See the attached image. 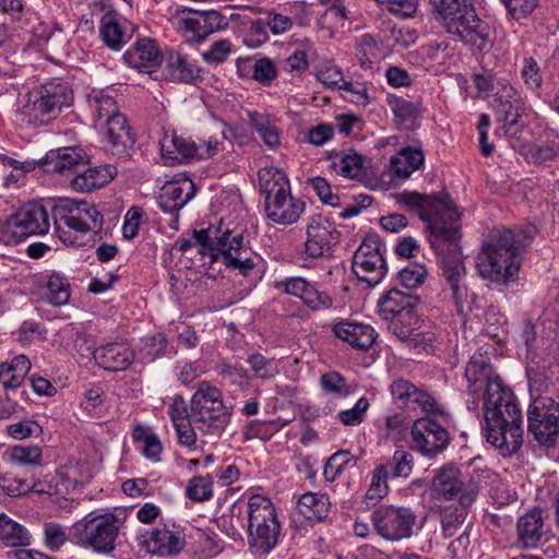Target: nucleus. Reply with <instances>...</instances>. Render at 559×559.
Returning <instances> with one entry per match:
<instances>
[{
  "label": "nucleus",
  "mask_w": 559,
  "mask_h": 559,
  "mask_svg": "<svg viewBox=\"0 0 559 559\" xmlns=\"http://www.w3.org/2000/svg\"><path fill=\"white\" fill-rule=\"evenodd\" d=\"M467 409L484 416L486 440L504 456L512 455L523 442V416L512 390L503 385L492 370L489 358L474 354L465 369Z\"/></svg>",
  "instance_id": "obj_1"
},
{
  "label": "nucleus",
  "mask_w": 559,
  "mask_h": 559,
  "mask_svg": "<svg viewBox=\"0 0 559 559\" xmlns=\"http://www.w3.org/2000/svg\"><path fill=\"white\" fill-rule=\"evenodd\" d=\"M428 490L439 510L443 535L452 537L466 520L477 489L463 485L457 467L445 465L436 472Z\"/></svg>",
  "instance_id": "obj_2"
},
{
  "label": "nucleus",
  "mask_w": 559,
  "mask_h": 559,
  "mask_svg": "<svg viewBox=\"0 0 559 559\" xmlns=\"http://www.w3.org/2000/svg\"><path fill=\"white\" fill-rule=\"evenodd\" d=\"M193 239L213 260L221 261L227 267L247 275L257 266L259 255L245 243L241 233L235 234L223 219L217 225L193 230Z\"/></svg>",
  "instance_id": "obj_3"
},
{
  "label": "nucleus",
  "mask_w": 559,
  "mask_h": 559,
  "mask_svg": "<svg viewBox=\"0 0 559 559\" xmlns=\"http://www.w3.org/2000/svg\"><path fill=\"white\" fill-rule=\"evenodd\" d=\"M519 250L514 231H498L483 243L477 254L476 269L479 276L497 285L514 281L521 266Z\"/></svg>",
  "instance_id": "obj_4"
},
{
  "label": "nucleus",
  "mask_w": 559,
  "mask_h": 559,
  "mask_svg": "<svg viewBox=\"0 0 559 559\" xmlns=\"http://www.w3.org/2000/svg\"><path fill=\"white\" fill-rule=\"evenodd\" d=\"M437 20L444 29L475 50L490 44L491 29L476 14L471 0H430Z\"/></svg>",
  "instance_id": "obj_5"
},
{
  "label": "nucleus",
  "mask_w": 559,
  "mask_h": 559,
  "mask_svg": "<svg viewBox=\"0 0 559 559\" xmlns=\"http://www.w3.org/2000/svg\"><path fill=\"white\" fill-rule=\"evenodd\" d=\"M395 200L428 224L432 248H440L443 239L455 234L461 214L450 199L403 191L395 194Z\"/></svg>",
  "instance_id": "obj_6"
},
{
  "label": "nucleus",
  "mask_w": 559,
  "mask_h": 559,
  "mask_svg": "<svg viewBox=\"0 0 559 559\" xmlns=\"http://www.w3.org/2000/svg\"><path fill=\"white\" fill-rule=\"evenodd\" d=\"M474 84L501 114V126L497 129V134L515 138L525 124L522 119L525 105L520 92L506 78L491 73L475 74Z\"/></svg>",
  "instance_id": "obj_7"
},
{
  "label": "nucleus",
  "mask_w": 559,
  "mask_h": 559,
  "mask_svg": "<svg viewBox=\"0 0 559 559\" xmlns=\"http://www.w3.org/2000/svg\"><path fill=\"white\" fill-rule=\"evenodd\" d=\"M55 233L66 245L82 246V238L102 228L103 215L86 201L59 200L51 210Z\"/></svg>",
  "instance_id": "obj_8"
},
{
  "label": "nucleus",
  "mask_w": 559,
  "mask_h": 559,
  "mask_svg": "<svg viewBox=\"0 0 559 559\" xmlns=\"http://www.w3.org/2000/svg\"><path fill=\"white\" fill-rule=\"evenodd\" d=\"M233 408L226 406L223 393L206 381L199 383L190 400V416L202 437L219 438L230 423Z\"/></svg>",
  "instance_id": "obj_9"
},
{
  "label": "nucleus",
  "mask_w": 559,
  "mask_h": 559,
  "mask_svg": "<svg viewBox=\"0 0 559 559\" xmlns=\"http://www.w3.org/2000/svg\"><path fill=\"white\" fill-rule=\"evenodd\" d=\"M259 183L265 194V213L273 223L290 225L298 221L305 203L293 198L285 174L278 169L264 168L259 173Z\"/></svg>",
  "instance_id": "obj_10"
},
{
  "label": "nucleus",
  "mask_w": 559,
  "mask_h": 559,
  "mask_svg": "<svg viewBox=\"0 0 559 559\" xmlns=\"http://www.w3.org/2000/svg\"><path fill=\"white\" fill-rule=\"evenodd\" d=\"M121 526V520L112 513L88 514L72 525L70 539L82 548L111 555L116 550Z\"/></svg>",
  "instance_id": "obj_11"
},
{
  "label": "nucleus",
  "mask_w": 559,
  "mask_h": 559,
  "mask_svg": "<svg viewBox=\"0 0 559 559\" xmlns=\"http://www.w3.org/2000/svg\"><path fill=\"white\" fill-rule=\"evenodd\" d=\"M72 100V91L66 83L49 82L27 94L26 103L19 109L23 122L38 127L56 119L63 106Z\"/></svg>",
  "instance_id": "obj_12"
},
{
  "label": "nucleus",
  "mask_w": 559,
  "mask_h": 559,
  "mask_svg": "<svg viewBox=\"0 0 559 559\" xmlns=\"http://www.w3.org/2000/svg\"><path fill=\"white\" fill-rule=\"evenodd\" d=\"M248 543L257 552L269 554L277 544L280 522L272 501L261 495L248 500Z\"/></svg>",
  "instance_id": "obj_13"
},
{
  "label": "nucleus",
  "mask_w": 559,
  "mask_h": 559,
  "mask_svg": "<svg viewBox=\"0 0 559 559\" xmlns=\"http://www.w3.org/2000/svg\"><path fill=\"white\" fill-rule=\"evenodd\" d=\"M47 210L37 202L23 205L0 225V240L19 243L27 237L45 235L49 230Z\"/></svg>",
  "instance_id": "obj_14"
},
{
  "label": "nucleus",
  "mask_w": 559,
  "mask_h": 559,
  "mask_svg": "<svg viewBox=\"0 0 559 559\" xmlns=\"http://www.w3.org/2000/svg\"><path fill=\"white\" fill-rule=\"evenodd\" d=\"M176 29L189 41L201 43L211 34L225 29L229 20L216 10H192L182 8L173 16Z\"/></svg>",
  "instance_id": "obj_15"
},
{
  "label": "nucleus",
  "mask_w": 559,
  "mask_h": 559,
  "mask_svg": "<svg viewBox=\"0 0 559 559\" xmlns=\"http://www.w3.org/2000/svg\"><path fill=\"white\" fill-rule=\"evenodd\" d=\"M528 431L543 445L555 443L559 435V403L550 397L535 399L527 409Z\"/></svg>",
  "instance_id": "obj_16"
},
{
  "label": "nucleus",
  "mask_w": 559,
  "mask_h": 559,
  "mask_svg": "<svg viewBox=\"0 0 559 559\" xmlns=\"http://www.w3.org/2000/svg\"><path fill=\"white\" fill-rule=\"evenodd\" d=\"M352 271L360 283L367 287L378 285L386 272L380 251V241L376 236L366 237L352 258Z\"/></svg>",
  "instance_id": "obj_17"
},
{
  "label": "nucleus",
  "mask_w": 559,
  "mask_h": 559,
  "mask_svg": "<svg viewBox=\"0 0 559 559\" xmlns=\"http://www.w3.org/2000/svg\"><path fill=\"white\" fill-rule=\"evenodd\" d=\"M372 519L378 534L391 542L409 538L416 523V515L405 507H380L373 512Z\"/></svg>",
  "instance_id": "obj_18"
},
{
  "label": "nucleus",
  "mask_w": 559,
  "mask_h": 559,
  "mask_svg": "<svg viewBox=\"0 0 559 559\" xmlns=\"http://www.w3.org/2000/svg\"><path fill=\"white\" fill-rule=\"evenodd\" d=\"M411 436L413 447L425 455L436 454L444 450L449 443L448 431L430 418L415 420Z\"/></svg>",
  "instance_id": "obj_19"
},
{
  "label": "nucleus",
  "mask_w": 559,
  "mask_h": 559,
  "mask_svg": "<svg viewBox=\"0 0 559 559\" xmlns=\"http://www.w3.org/2000/svg\"><path fill=\"white\" fill-rule=\"evenodd\" d=\"M460 227L456 225L455 234L452 237L443 239L440 248H433L436 253L440 257L442 276L444 277L449 287L464 283L467 281V272L464 265L457 239L460 237Z\"/></svg>",
  "instance_id": "obj_20"
},
{
  "label": "nucleus",
  "mask_w": 559,
  "mask_h": 559,
  "mask_svg": "<svg viewBox=\"0 0 559 559\" xmlns=\"http://www.w3.org/2000/svg\"><path fill=\"white\" fill-rule=\"evenodd\" d=\"M340 231L325 217L311 216L307 226L306 253L312 258L324 255L340 240Z\"/></svg>",
  "instance_id": "obj_21"
},
{
  "label": "nucleus",
  "mask_w": 559,
  "mask_h": 559,
  "mask_svg": "<svg viewBox=\"0 0 559 559\" xmlns=\"http://www.w3.org/2000/svg\"><path fill=\"white\" fill-rule=\"evenodd\" d=\"M139 539L142 549L159 556L178 555L186 545L183 534L170 531L166 525L141 533Z\"/></svg>",
  "instance_id": "obj_22"
},
{
  "label": "nucleus",
  "mask_w": 559,
  "mask_h": 559,
  "mask_svg": "<svg viewBox=\"0 0 559 559\" xmlns=\"http://www.w3.org/2000/svg\"><path fill=\"white\" fill-rule=\"evenodd\" d=\"M86 155L82 148L78 146L59 147L49 151L40 164L46 173L52 174H72L79 173L80 168L85 165Z\"/></svg>",
  "instance_id": "obj_23"
},
{
  "label": "nucleus",
  "mask_w": 559,
  "mask_h": 559,
  "mask_svg": "<svg viewBox=\"0 0 559 559\" xmlns=\"http://www.w3.org/2000/svg\"><path fill=\"white\" fill-rule=\"evenodd\" d=\"M195 187L192 180L166 182L158 192L157 203L165 213H178L193 197ZM178 214L175 216L177 222Z\"/></svg>",
  "instance_id": "obj_24"
},
{
  "label": "nucleus",
  "mask_w": 559,
  "mask_h": 559,
  "mask_svg": "<svg viewBox=\"0 0 559 559\" xmlns=\"http://www.w3.org/2000/svg\"><path fill=\"white\" fill-rule=\"evenodd\" d=\"M107 141L112 154H124L135 143L128 120L121 114L96 128Z\"/></svg>",
  "instance_id": "obj_25"
},
{
  "label": "nucleus",
  "mask_w": 559,
  "mask_h": 559,
  "mask_svg": "<svg viewBox=\"0 0 559 559\" xmlns=\"http://www.w3.org/2000/svg\"><path fill=\"white\" fill-rule=\"evenodd\" d=\"M391 394L395 400L419 405L425 413L440 414L441 416L447 414L432 395L418 390L407 380L400 379L394 381L391 385Z\"/></svg>",
  "instance_id": "obj_26"
},
{
  "label": "nucleus",
  "mask_w": 559,
  "mask_h": 559,
  "mask_svg": "<svg viewBox=\"0 0 559 559\" xmlns=\"http://www.w3.org/2000/svg\"><path fill=\"white\" fill-rule=\"evenodd\" d=\"M124 62L139 71L152 74L153 69L160 64V51L154 39L141 38L122 56Z\"/></svg>",
  "instance_id": "obj_27"
},
{
  "label": "nucleus",
  "mask_w": 559,
  "mask_h": 559,
  "mask_svg": "<svg viewBox=\"0 0 559 559\" xmlns=\"http://www.w3.org/2000/svg\"><path fill=\"white\" fill-rule=\"evenodd\" d=\"M159 67L163 79L168 81L191 83L199 78L198 66L187 56L177 51L167 52Z\"/></svg>",
  "instance_id": "obj_28"
},
{
  "label": "nucleus",
  "mask_w": 559,
  "mask_h": 559,
  "mask_svg": "<svg viewBox=\"0 0 559 559\" xmlns=\"http://www.w3.org/2000/svg\"><path fill=\"white\" fill-rule=\"evenodd\" d=\"M159 145L162 157L168 165L188 162L195 157L198 151L197 143L178 135L175 131L165 132Z\"/></svg>",
  "instance_id": "obj_29"
},
{
  "label": "nucleus",
  "mask_w": 559,
  "mask_h": 559,
  "mask_svg": "<svg viewBox=\"0 0 559 559\" xmlns=\"http://www.w3.org/2000/svg\"><path fill=\"white\" fill-rule=\"evenodd\" d=\"M94 358L99 367L117 372L126 370L132 364L134 354L124 344L109 343L96 348Z\"/></svg>",
  "instance_id": "obj_30"
},
{
  "label": "nucleus",
  "mask_w": 559,
  "mask_h": 559,
  "mask_svg": "<svg viewBox=\"0 0 559 559\" xmlns=\"http://www.w3.org/2000/svg\"><path fill=\"white\" fill-rule=\"evenodd\" d=\"M117 175V168L111 165L88 167L79 173L71 180V188L79 192H90L109 183Z\"/></svg>",
  "instance_id": "obj_31"
},
{
  "label": "nucleus",
  "mask_w": 559,
  "mask_h": 559,
  "mask_svg": "<svg viewBox=\"0 0 559 559\" xmlns=\"http://www.w3.org/2000/svg\"><path fill=\"white\" fill-rule=\"evenodd\" d=\"M134 26L127 20L120 21L116 16L106 14L102 19L100 36L105 45L118 50L131 39Z\"/></svg>",
  "instance_id": "obj_32"
},
{
  "label": "nucleus",
  "mask_w": 559,
  "mask_h": 559,
  "mask_svg": "<svg viewBox=\"0 0 559 559\" xmlns=\"http://www.w3.org/2000/svg\"><path fill=\"white\" fill-rule=\"evenodd\" d=\"M378 312L384 320H394L399 316H409L413 312L409 295L392 288L377 304Z\"/></svg>",
  "instance_id": "obj_33"
},
{
  "label": "nucleus",
  "mask_w": 559,
  "mask_h": 559,
  "mask_svg": "<svg viewBox=\"0 0 559 559\" xmlns=\"http://www.w3.org/2000/svg\"><path fill=\"white\" fill-rule=\"evenodd\" d=\"M449 44L445 40L435 41L421 46L408 53V62L426 70L432 69L436 64H444L449 58Z\"/></svg>",
  "instance_id": "obj_34"
},
{
  "label": "nucleus",
  "mask_w": 559,
  "mask_h": 559,
  "mask_svg": "<svg viewBox=\"0 0 559 559\" xmlns=\"http://www.w3.org/2000/svg\"><path fill=\"white\" fill-rule=\"evenodd\" d=\"M424 160L420 148L404 147L391 157L390 167L396 177L406 179L424 165Z\"/></svg>",
  "instance_id": "obj_35"
},
{
  "label": "nucleus",
  "mask_w": 559,
  "mask_h": 559,
  "mask_svg": "<svg viewBox=\"0 0 559 559\" xmlns=\"http://www.w3.org/2000/svg\"><path fill=\"white\" fill-rule=\"evenodd\" d=\"M31 366L25 355L15 356L10 362H1L0 383L4 389H17L29 372Z\"/></svg>",
  "instance_id": "obj_36"
},
{
  "label": "nucleus",
  "mask_w": 559,
  "mask_h": 559,
  "mask_svg": "<svg viewBox=\"0 0 559 559\" xmlns=\"http://www.w3.org/2000/svg\"><path fill=\"white\" fill-rule=\"evenodd\" d=\"M518 532L524 547H536L543 536L542 512L535 509L521 516L518 522Z\"/></svg>",
  "instance_id": "obj_37"
},
{
  "label": "nucleus",
  "mask_w": 559,
  "mask_h": 559,
  "mask_svg": "<svg viewBox=\"0 0 559 559\" xmlns=\"http://www.w3.org/2000/svg\"><path fill=\"white\" fill-rule=\"evenodd\" d=\"M376 336V331L371 325L352 321V350L366 352L361 358L362 366H370L374 361V355L370 353V348Z\"/></svg>",
  "instance_id": "obj_38"
},
{
  "label": "nucleus",
  "mask_w": 559,
  "mask_h": 559,
  "mask_svg": "<svg viewBox=\"0 0 559 559\" xmlns=\"http://www.w3.org/2000/svg\"><path fill=\"white\" fill-rule=\"evenodd\" d=\"M250 124L254 128L266 146L275 150L281 144V132L269 115L257 111L248 112Z\"/></svg>",
  "instance_id": "obj_39"
},
{
  "label": "nucleus",
  "mask_w": 559,
  "mask_h": 559,
  "mask_svg": "<svg viewBox=\"0 0 559 559\" xmlns=\"http://www.w3.org/2000/svg\"><path fill=\"white\" fill-rule=\"evenodd\" d=\"M70 296L68 280L58 273L49 275L41 298L52 306H62L69 301Z\"/></svg>",
  "instance_id": "obj_40"
},
{
  "label": "nucleus",
  "mask_w": 559,
  "mask_h": 559,
  "mask_svg": "<svg viewBox=\"0 0 559 559\" xmlns=\"http://www.w3.org/2000/svg\"><path fill=\"white\" fill-rule=\"evenodd\" d=\"M352 181L355 180L366 187L378 186L379 170L369 158H365L352 152Z\"/></svg>",
  "instance_id": "obj_41"
},
{
  "label": "nucleus",
  "mask_w": 559,
  "mask_h": 559,
  "mask_svg": "<svg viewBox=\"0 0 559 559\" xmlns=\"http://www.w3.org/2000/svg\"><path fill=\"white\" fill-rule=\"evenodd\" d=\"M449 288L453 304L460 314L467 316L481 307L480 298L469 289L467 281L455 284Z\"/></svg>",
  "instance_id": "obj_42"
},
{
  "label": "nucleus",
  "mask_w": 559,
  "mask_h": 559,
  "mask_svg": "<svg viewBox=\"0 0 559 559\" xmlns=\"http://www.w3.org/2000/svg\"><path fill=\"white\" fill-rule=\"evenodd\" d=\"M0 537L11 547L26 546L31 542L27 530L4 513L0 514Z\"/></svg>",
  "instance_id": "obj_43"
},
{
  "label": "nucleus",
  "mask_w": 559,
  "mask_h": 559,
  "mask_svg": "<svg viewBox=\"0 0 559 559\" xmlns=\"http://www.w3.org/2000/svg\"><path fill=\"white\" fill-rule=\"evenodd\" d=\"M325 507L322 497L312 492H306L299 497L296 506V515L307 521H321L325 518Z\"/></svg>",
  "instance_id": "obj_44"
},
{
  "label": "nucleus",
  "mask_w": 559,
  "mask_h": 559,
  "mask_svg": "<svg viewBox=\"0 0 559 559\" xmlns=\"http://www.w3.org/2000/svg\"><path fill=\"white\" fill-rule=\"evenodd\" d=\"M91 106L93 108V123L95 128L119 115V107L116 99L107 94L95 96Z\"/></svg>",
  "instance_id": "obj_45"
},
{
  "label": "nucleus",
  "mask_w": 559,
  "mask_h": 559,
  "mask_svg": "<svg viewBox=\"0 0 559 559\" xmlns=\"http://www.w3.org/2000/svg\"><path fill=\"white\" fill-rule=\"evenodd\" d=\"M388 471L384 466L378 467L371 478L370 486L365 495L366 508H370L379 503L389 491L386 484Z\"/></svg>",
  "instance_id": "obj_46"
},
{
  "label": "nucleus",
  "mask_w": 559,
  "mask_h": 559,
  "mask_svg": "<svg viewBox=\"0 0 559 559\" xmlns=\"http://www.w3.org/2000/svg\"><path fill=\"white\" fill-rule=\"evenodd\" d=\"M247 364L254 378L270 380L280 373V368L275 359L266 358L260 353H252L247 358Z\"/></svg>",
  "instance_id": "obj_47"
},
{
  "label": "nucleus",
  "mask_w": 559,
  "mask_h": 559,
  "mask_svg": "<svg viewBox=\"0 0 559 559\" xmlns=\"http://www.w3.org/2000/svg\"><path fill=\"white\" fill-rule=\"evenodd\" d=\"M10 456L19 466H40L43 452L38 445H15L11 449Z\"/></svg>",
  "instance_id": "obj_48"
},
{
  "label": "nucleus",
  "mask_w": 559,
  "mask_h": 559,
  "mask_svg": "<svg viewBox=\"0 0 559 559\" xmlns=\"http://www.w3.org/2000/svg\"><path fill=\"white\" fill-rule=\"evenodd\" d=\"M559 154V145L556 141L540 144L527 145L524 147L523 155L528 162L544 163L551 160Z\"/></svg>",
  "instance_id": "obj_49"
},
{
  "label": "nucleus",
  "mask_w": 559,
  "mask_h": 559,
  "mask_svg": "<svg viewBox=\"0 0 559 559\" xmlns=\"http://www.w3.org/2000/svg\"><path fill=\"white\" fill-rule=\"evenodd\" d=\"M427 269L424 264L409 263L399 273V281L407 289H417L427 278Z\"/></svg>",
  "instance_id": "obj_50"
},
{
  "label": "nucleus",
  "mask_w": 559,
  "mask_h": 559,
  "mask_svg": "<svg viewBox=\"0 0 559 559\" xmlns=\"http://www.w3.org/2000/svg\"><path fill=\"white\" fill-rule=\"evenodd\" d=\"M521 79L530 91L537 92L542 87L543 75L540 67L532 57H525L520 70Z\"/></svg>",
  "instance_id": "obj_51"
},
{
  "label": "nucleus",
  "mask_w": 559,
  "mask_h": 559,
  "mask_svg": "<svg viewBox=\"0 0 559 559\" xmlns=\"http://www.w3.org/2000/svg\"><path fill=\"white\" fill-rule=\"evenodd\" d=\"M213 480L210 475L206 476H194L190 479L186 493L187 497L193 501H206L213 495Z\"/></svg>",
  "instance_id": "obj_52"
},
{
  "label": "nucleus",
  "mask_w": 559,
  "mask_h": 559,
  "mask_svg": "<svg viewBox=\"0 0 559 559\" xmlns=\"http://www.w3.org/2000/svg\"><path fill=\"white\" fill-rule=\"evenodd\" d=\"M357 58L362 68H369L373 60L381 58L379 44L371 35L365 34L357 40Z\"/></svg>",
  "instance_id": "obj_53"
},
{
  "label": "nucleus",
  "mask_w": 559,
  "mask_h": 559,
  "mask_svg": "<svg viewBox=\"0 0 559 559\" xmlns=\"http://www.w3.org/2000/svg\"><path fill=\"white\" fill-rule=\"evenodd\" d=\"M320 383L325 392L335 396L345 397L348 393L346 378L335 371L322 374Z\"/></svg>",
  "instance_id": "obj_54"
},
{
  "label": "nucleus",
  "mask_w": 559,
  "mask_h": 559,
  "mask_svg": "<svg viewBox=\"0 0 559 559\" xmlns=\"http://www.w3.org/2000/svg\"><path fill=\"white\" fill-rule=\"evenodd\" d=\"M10 437L16 440H23L29 437H38L43 433L41 426L35 420H22L11 424L7 428Z\"/></svg>",
  "instance_id": "obj_55"
},
{
  "label": "nucleus",
  "mask_w": 559,
  "mask_h": 559,
  "mask_svg": "<svg viewBox=\"0 0 559 559\" xmlns=\"http://www.w3.org/2000/svg\"><path fill=\"white\" fill-rule=\"evenodd\" d=\"M349 462V452L346 450L334 453L325 463L323 475L326 480L333 481L345 469Z\"/></svg>",
  "instance_id": "obj_56"
},
{
  "label": "nucleus",
  "mask_w": 559,
  "mask_h": 559,
  "mask_svg": "<svg viewBox=\"0 0 559 559\" xmlns=\"http://www.w3.org/2000/svg\"><path fill=\"white\" fill-rule=\"evenodd\" d=\"M173 426L180 445L187 448H193L195 445L198 439L197 432H199V430L192 420V416H190V419L182 423H176Z\"/></svg>",
  "instance_id": "obj_57"
},
{
  "label": "nucleus",
  "mask_w": 559,
  "mask_h": 559,
  "mask_svg": "<svg viewBox=\"0 0 559 559\" xmlns=\"http://www.w3.org/2000/svg\"><path fill=\"white\" fill-rule=\"evenodd\" d=\"M330 168L337 175L349 178V150H332L326 153Z\"/></svg>",
  "instance_id": "obj_58"
},
{
  "label": "nucleus",
  "mask_w": 559,
  "mask_h": 559,
  "mask_svg": "<svg viewBox=\"0 0 559 559\" xmlns=\"http://www.w3.org/2000/svg\"><path fill=\"white\" fill-rule=\"evenodd\" d=\"M231 51V44L228 39H221L213 43L210 49L202 53L204 61L210 64L224 62Z\"/></svg>",
  "instance_id": "obj_59"
},
{
  "label": "nucleus",
  "mask_w": 559,
  "mask_h": 559,
  "mask_svg": "<svg viewBox=\"0 0 559 559\" xmlns=\"http://www.w3.org/2000/svg\"><path fill=\"white\" fill-rule=\"evenodd\" d=\"M309 185L323 203L331 206H340V197L332 193L330 183L326 181V179L322 177H316L309 179Z\"/></svg>",
  "instance_id": "obj_60"
},
{
  "label": "nucleus",
  "mask_w": 559,
  "mask_h": 559,
  "mask_svg": "<svg viewBox=\"0 0 559 559\" xmlns=\"http://www.w3.org/2000/svg\"><path fill=\"white\" fill-rule=\"evenodd\" d=\"M253 79L263 85H270L276 76L274 63L267 58H261L253 64Z\"/></svg>",
  "instance_id": "obj_61"
},
{
  "label": "nucleus",
  "mask_w": 559,
  "mask_h": 559,
  "mask_svg": "<svg viewBox=\"0 0 559 559\" xmlns=\"http://www.w3.org/2000/svg\"><path fill=\"white\" fill-rule=\"evenodd\" d=\"M390 12L401 17L413 16L417 10V0H376Z\"/></svg>",
  "instance_id": "obj_62"
},
{
  "label": "nucleus",
  "mask_w": 559,
  "mask_h": 559,
  "mask_svg": "<svg viewBox=\"0 0 559 559\" xmlns=\"http://www.w3.org/2000/svg\"><path fill=\"white\" fill-rule=\"evenodd\" d=\"M392 464V475L394 477H407L413 469V455L407 451H395Z\"/></svg>",
  "instance_id": "obj_63"
},
{
  "label": "nucleus",
  "mask_w": 559,
  "mask_h": 559,
  "mask_svg": "<svg viewBox=\"0 0 559 559\" xmlns=\"http://www.w3.org/2000/svg\"><path fill=\"white\" fill-rule=\"evenodd\" d=\"M300 298L310 309L313 310L326 308L331 305L330 297L326 294L319 292L310 283L308 284L307 289H305V293Z\"/></svg>",
  "instance_id": "obj_64"
}]
</instances>
